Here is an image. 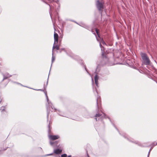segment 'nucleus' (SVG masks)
<instances>
[{
  "label": "nucleus",
  "instance_id": "20",
  "mask_svg": "<svg viewBox=\"0 0 157 157\" xmlns=\"http://www.w3.org/2000/svg\"><path fill=\"white\" fill-rule=\"evenodd\" d=\"M99 99H98V97L97 99V104L98 106V101H99Z\"/></svg>",
  "mask_w": 157,
  "mask_h": 157
},
{
  "label": "nucleus",
  "instance_id": "2",
  "mask_svg": "<svg viewBox=\"0 0 157 157\" xmlns=\"http://www.w3.org/2000/svg\"><path fill=\"white\" fill-rule=\"evenodd\" d=\"M105 115V113H102V114L98 113L96 114L95 116V119L96 121H97V118L100 117V118H101L102 119L103 118H106Z\"/></svg>",
  "mask_w": 157,
  "mask_h": 157
},
{
  "label": "nucleus",
  "instance_id": "14",
  "mask_svg": "<svg viewBox=\"0 0 157 157\" xmlns=\"http://www.w3.org/2000/svg\"><path fill=\"white\" fill-rule=\"evenodd\" d=\"M81 26H82L85 28H86L87 26L83 23H81L80 25H79Z\"/></svg>",
  "mask_w": 157,
  "mask_h": 157
},
{
  "label": "nucleus",
  "instance_id": "28",
  "mask_svg": "<svg viewBox=\"0 0 157 157\" xmlns=\"http://www.w3.org/2000/svg\"><path fill=\"white\" fill-rule=\"evenodd\" d=\"M91 78H92V83H93V82H94V81H93V78H92V77H91Z\"/></svg>",
  "mask_w": 157,
  "mask_h": 157
},
{
  "label": "nucleus",
  "instance_id": "18",
  "mask_svg": "<svg viewBox=\"0 0 157 157\" xmlns=\"http://www.w3.org/2000/svg\"><path fill=\"white\" fill-rule=\"evenodd\" d=\"M47 117H48L49 116V111H48V107H47Z\"/></svg>",
  "mask_w": 157,
  "mask_h": 157
},
{
  "label": "nucleus",
  "instance_id": "35",
  "mask_svg": "<svg viewBox=\"0 0 157 157\" xmlns=\"http://www.w3.org/2000/svg\"><path fill=\"white\" fill-rule=\"evenodd\" d=\"M87 72L88 73V74H89V75L90 74V73H88V71Z\"/></svg>",
  "mask_w": 157,
  "mask_h": 157
},
{
  "label": "nucleus",
  "instance_id": "26",
  "mask_svg": "<svg viewBox=\"0 0 157 157\" xmlns=\"http://www.w3.org/2000/svg\"><path fill=\"white\" fill-rule=\"evenodd\" d=\"M52 154H48L46 155V156H48V155H52Z\"/></svg>",
  "mask_w": 157,
  "mask_h": 157
},
{
  "label": "nucleus",
  "instance_id": "38",
  "mask_svg": "<svg viewBox=\"0 0 157 157\" xmlns=\"http://www.w3.org/2000/svg\"><path fill=\"white\" fill-rule=\"evenodd\" d=\"M98 120H99V118H98Z\"/></svg>",
  "mask_w": 157,
  "mask_h": 157
},
{
  "label": "nucleus",
  "instance_id": "23",
  "mask_svg": "<svg viewBox=\"0 0 157 157\" xmlns=\"http://www.w3.org/2000/svg\"><path fill=\"white\" fill-rule=\"evenodd\" d=\"M49 6H50V10H51L52 9V7L50 5H49Z\"/></svg>",
  "mask_w": 157,
  "mask_h": 157
},
{
  "label": "nucleus",
  "instance_id": "12",
  "mask_svg": "<svg viewBox=\"0 0 157 157\" xmlns=\"http://www.w3.org/2000/svg\"><path fill=\"white\" fill-rule=\"evenodd\" d=\"M58 143V141H56L55 142H53L52 141L50 142V143L51 146H54L55 145H57V144Z\"/></svg>",
  "mask_w": 157,
  "mask_h": 157
},
{
  "label": "nucleus",
  "instance_id": "3",
  "mask_svg": "<svg viewBox=\"0 0 157 157\" xmlns=\"http://www.w3.org/2000/svg\"><path fill=\"white\" fill-rule=\"evenodd\" d=\"M97 7L99 10H101L103 8V5L102 3L100 2L99 0L96 3Z\"/></svg>",
  "mask_w": 157,
  "mask_h": 157
},
{
  "label": "nucleus",
  "instance_id": "9",
  "mask_svg": "<svg viewBox=\"0 0 157 157\" xmlns=\"http://www.w3.org/2000/svg\"><path fill=\"white\" fill-rule=\"evenodd\" d=\"M3 76L4 77V78L3 79V80L5 79H7L8 78L10 77L11 75H10L8 73H6L5 74L3 75Z\"/></svg>",
  "mask_w": 157,
  "mask_h": 157
},
{
  "label": "nucleus",
  "instance_id": "7",
  "mask_svg": "<svg viewBox=\"0 0 157 157\" xmlns=\"http://www.w3.org/2000/svg\"><path fill=\"white\" fill-rule=\"evenodd\" d=\"M98 78L99 77L98 75L97 74H96L94 77V80L95 83L97 86H98Z\"/></svg>",
  "mask_w": 157,
  "mask_h": 157
},
{
  "label": "nucleus",
  "instance_id": "37",
  "mask_svg": "<svg viewBox=\"0 0 157 157\" xmlns=\"http://www.w3.org/2000/svg\"><path fill=\"white\" fill-rule=\"evenodd\" d=\"M90 75L91 76V75L90 74Z\"/></svg>",
  "mask_w": 157,
  "mask_h": 157
},
{
  "label": "nucleus",
  "instance_id": "4",
  "mask_svg": "<svg viewBox=\"0 0 157 157\" xmlns=\"http://www.w3.org/2000/svg\"><path fill=\"white\" fill-rule=\"evenodd\" d=\"M48 137L50 139L54 140L58 139L59 136V135H49Z\"/></svg>",
  "mask_w": 157,
  "mask_h": 157
},
{
  "label": "nucleus",
  "instance_id": "8",
  "mask_svg": "<svg viewBox=\"0 0 157 157\" xmlns=\"http://www.w3.org/2000/svg\"><path fill=\"white\" fill-rule=\"evenodd\" d=\"M56 42H54L53 46L52 47V50H54V49H56L57 50H58L59 49V47L57 44L56 45Z\"/></svg>",
  "mask_w": 157,
  "mask_h": 157
},
{
  "label": "nucleus",
  "instance_id": "22",
  "mask_svg": "<svg viewBox=\"0 0 157 157\" xmlns=\"http://www.w3.org/2000/svg\"><path fill=\"white\" fill-rule=\"evenodd\" d=\"M150 151H149L147 155V157H149Z\"/></svg>",
  "mask_w": 157,
  "mask_h": 157
},
{
  "label": "nucleus",
  "instance_id": "6",
  "mask_svg": "<svg viewBox=\"0 0 157 157\" xmlns=\"http://www.w3.org/2000/svg\"><path fill=\"white\" fill-rule=\"evenodd\" d=\"M101 43H102L103 45H106L103 39L101 40V41L100 42V46L101 48V50L102 51V55H103V48H102V46L101 44Z\"/></svg>",
  "mask_w": 157,
  "mask_h": 157
},
{
  "label": "nucleus",
  "instance_id": "34",
  "mask_svg": "<svg viewBox=\"0 0 157 157\" xmlns=\"http://www.w3.org/2000/svg\"><path fill=\"white\" fill-rule=\"evenodd\" d=\"M96 92L98 94V92H97V91L96 90Z\"/></svg>",
  "mask_w": 157,
  "mask_h": 157
},
{
  "label": "nucleus",
  "instance_id": "17",
  "mask_svg": "<svg viewBox=\"0 0 157 157\" xmlns=\"http://www.w3.org/2000/svg\"><path fill=\"white\" fill-rule=\"evenodd\" d=\"M61 157H67V155L66 154H63L61 155Z\"/></svg>",
  "mask_w": 157,
  "mask_h": 157
},
{
  "label": "nucleus",
  "instance_id": "15",
  "mask_svg": "<svg viewBox=\"0 0 157 157\" xmlns=\"http://www.w3.org/2000/svg\"><path fill=\"white\" fill-rule=\"evenodd\" d=\"M5 107L4 106H2L1 107L0 110H2L1 112H2L4 111L5 109Z\"/></svg>",
  "mask_w": 157,
  "mask_h": 157
},
{
  "label": "nucleus",
  "instance_id": "31",
  "mask_svg": "<svg viewBox=\"0 0 157 157\" xmlns=\"http://www.w3.org/2000/svg\"><path fill=\"white\" fill-rule=\"evenodd\" d=\"M1 98H0V103L1 102Z\"/></svg>",
  "mask_w": 157,
  "mask_h": 157
},
{
  "label": "nucleus",
  "instance_id": "16",
  "mask_svg": "<svg viewBox=\"0 0 157 157\" xmlns=\"http://www.w3.org/2000/svg\"><path fill=\"white\" fill-rule=\"evenodd\" d=\"M95 31L96 32V33L98 35V37L100 38V36H99V34H98V30L97 29H95Z\"/></svg>",
  "mask_w": 157,
  "mask_h": 157
},
{
  "label": "nucleus",
  "instance_id": "10",
  "mask_svg": "<svg viewBox=\"0 0 157 157\" xmlns=\"http://www.w3.org/2000/svg\"><path fill=\"white\" fill-rule=\"evenodd\" d=\"M62 150L59 149H54V153L57 154H60L62 152Z\"/></svg>",
  "mask_w": 157,
  "mask_h": 157
},
{
  "label": "nucleus",
  "instance_id": "19",
  "mask_svg": "<svg viewBox=\"0 0 157 157\" xmlns=\"http://www.w3.org/2000/svg\"><path fill=\"white\" fill-rule=\"evenodd\" d=\"M157 145V142L156 143H154L153 144V146H156Z\"/></svg>",
  "mask_w": 157,
  "mask_h": 157
},
{
  "label": "nucleus",
  "instance_id": "21",
  "mask_svg": "<svg viewBox=\"0 0 157 157\" xmlns=\"http://www.w3.org/2000/svg\"><path fill=\"white\" fill-rule=\"evenodd\" d=\"M64 50V48H61L60 49V52H61L62 51Z\"/></svg>",
  "mask_w": 157,
  "mask_h": 157
},
{
  "label": "nucleus",
  "instance_id": "27",
  "mask_svg": "<svg viewBox=\"0 0 157 157\" xmlns=\"http://www.w3.org/2000/svg\"><path fill=\"white\" fill-rule=\"evenodd\" d=\"M41 90V91H43V90H41V89H39V90Z\"/></svg>",
  "mask_w": 157,
  "mask_h": 157
},
{
  "label": "nucleus",
  "instance_id": "36",
  "mask_svg": "<svg viewBox=\"0 0 157 157\" xmlns=\"http://www.w3.org/2000/svg\"><path fill=\"white\" fill-rule=\"evenodd\" d=\"M87 72L88 73V74H89V75L90 74V73H88V71Z\"/></svg>",
  "mask_w": 157,
  "mask_h": 157
},
{
  "label": "nucleus",
  "instance_id": "11",
  "mask_svg": "<svg viewBox=\"0 0 157 157\" xmlns=\"http://www.w3.org/2000/svg\"><path fill=\"white\" fill-rule=\"evenodd\" d=\"M44 93H45V95L46 96V99L47 100V102L49 105V106H51V108H52V109H53L52 106H51V105L52 104V103L50 101H49L48 97V96L47 95L46 92H44Z\"/></svg>",
  "mask_w": 157,
  "mask_h": 157
},
{
  "label": "nucleus",
  "instance_id": "30",
  "mask_svg": "<svg viewBox=\"0 0 157 157\" xmlns=\"http://www.w3.org/2000/svg\"><path fill=\"white\" fill-rule=\"evenodd\" d=\"M85 69L86 70V71L87 72V69H86V68L85 67Z\"/></svg>",
  "mask_w": 157,
  "mask_h": 157
},
{
  "label": "nucleus",
  "instance_id": "24",
  "mask_svg": "<svg viewBox=\"0 0 157 157\" xmlns=\"http://www.w3.org/2000/svg\"><path fill=\"white\" fill-rule=\"evenodd\" d=\"M95 36H96V37L97 40L98 41H99V39H98V37H97V36H96V35H95Z\"/></svg>",
  "mask_w": 157,
  "mask_h": 157
},
{
  "label": "nucleus",
  "instance_id": "5",
  "mask_svg": "<svg viewBox=\"0 0 157 157\" xmlns=\"http://www.w3.org/2000/svg\"><path fill=\"white\" fill-rule=\"evenodd\" d=\"M54 42H56V44H57L58 41L59 36L58 34L55 32L54 33Z\"/></svg>",
  "mask_w": 157,
  "mask_h": 157
},
{
  "label": "nucleus",
  "instance_id": "33",
  "mask_svg": "<svg viewBox=\"0 0 157 157\" xmlns=\"http://www.w3.org/2000/svg\"><path fill=\"white\" fill-rule=\"evenodd\" d=\"M50 16H51V13L50 12Z\"/></svg>",
  "mask_w": 157,
  "mask_h": 157
},
{
  "label": "nucleus",
  "instance_id": "32",
  "mask_svg": "<svg viewBox=\"0 0 157 157\" xmlns=\"http://www.w3.org/2000/svg\"><path fill=\"white\" fill-rule=\"evenodd\" d=\"M48 83V80L47 81V85Z\"/></svg>",
  "mask_w": 157,
  "mask_h": 157
},
{
  "label": "nucleus",
  "instance_id": "1",
  "mask_svg": "<svg viewBox=\"0 0 157 157\" xmlns=\"http://www.w3.org/2000/svg\"><path fill=\"white\" fill-rule=\"evenodd\" d=\"M141 56L144 64L146 65H149L150 64V61L146 54L142 53L141 54Z\"/></svg>",
  "mask_w": 157,
  "mask_h": 157
},
{
  "label": "nucleus",
  "instance_id": "25",
  "mask_svg": "<svg viewBox=\"0 0 157 157\" xmlns=\"http://www.w3.org/2000/svg\"><path fill=\"white\" fill-rule=\"evenodd\" d=\"M152 147H151V148L150 149V150H149V151H151V150H152Z\"/></svg>",
  "mask_w": 157,
  "mask_h": 157
},
{
  "label": "nucleus",
  "instance_id": "29",
  "mask_svg": "<svg viewBox=\"0 0 157 157\" xmlns=\"http://www.w3.org/2000/svg\"><path fill=\"white\" fill-rule=\"evenodd\" d=\"M67 157H71V155H70L68 156H67Z\"/></svg>",
  "mask_w": 157,
  "mask_h": 157
},
{
  "label": "nucleus",
  "instance_id": "13",
  "mask_svg": "<svg viewBox=\"0 0 157 157\" xmlns=\"http://www.w3.org/2000/svg\"><path fill=\"white\" fill-rule=\"evenodd\" d=\"M54 52V51L52 50V63L55 61V57L53 56Z\"/></svg>",
  "mask_w": 157,
  "mask_h": 157
}]
</instances>
